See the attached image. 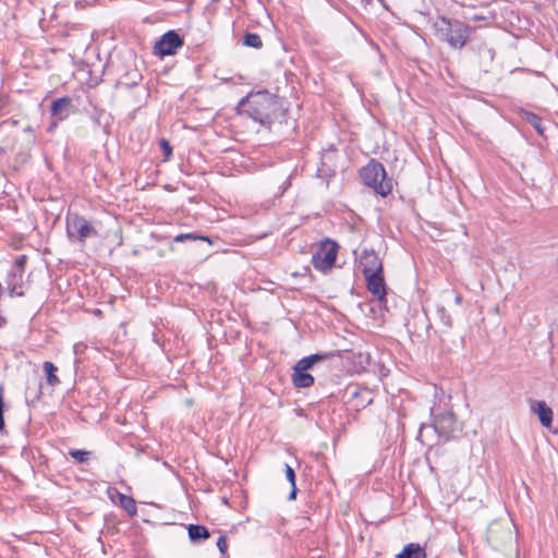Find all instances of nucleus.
I'll return each instance as SVG.
<instances>
[{"label":"nucleus","mask_w":558,"mask_h":558,"mask_svg":"<svg viewBox=\"0 0 558 558\" xmlns=\"http://www.w3.org/2000/svg\"><path fill=\"white\" fill-rule=\"evenodd\" d=\"M279 109L278 96L267 89L251 92L236 106L240 114H245L262 125H270L277 118Z\"/></svg>","instance_id":"nucleus-1"},{"label":"nucleus","mask_w":558,"mask_h":558,"mask_svg":"<svg viewBox=\"0 0 558 558\" xmlns=\"http://www.w3.org/2000/svg\"><path fill=\"white\" fill-rule=\"evenodd\" d=\"M360 177L366 186L372 187L383 197H386L392 191V179L387 177L386 169L380 162L369 161L361 169Z\"/></svg>","instance_id":"nucleus-2"},{"label":"nucleus","mask_w":558,"mask_h":558,"mask_svg":"<svg viewBox=\"0 0 558 558\" xmlns=\"http://www.w3.org/2000/svg\"><path fill=\"white\" fill-rule=\"evenodd\" d=\"M311 250L313 267L323 274L330 271L335 266L338 256V243L329 238H325L324 240L313 244Z\"/></svg>","instance_id":"nucleus-3"},{"label":"nucleus","mask_w":558,"mask_h":558,"mask_svg":"<svg viewBox=\"0 0 558 558\" xmlns=\"http://www.w3.org/2000/svg\"><path fill=\"white\" fill-rule=\"evenodd\" d=\"M65 229L69 241L81 245H84L88 238L98 235L94 226L86 218L75 213H68Z\"/></svg>","instance_id":"nucleus-4"},{"label":"nucleus","mask_w":558,"mask_h":558,"mask_svg":"<svg viewBox=\"0 0 558 558\" xmlns=\"http://www.w3.org/2000/svg\"><path fill=\"white\" fill-rule=\"evenodd\" d=\"M183 45V38L175 31H168L155 43L154 54L160 58L174 56Z\"/></svg>","instance_id":"nucleus-5"},{"label":"nucleus","mask_w":558,"mask_h":558,"mask_svg":"<svg viewBox=\"0 0 558 558\" xmlns=\"http://www.w3.org/2000/svg\"><path fill=\"white\" fill-rule=\"evenodd\" d=\"M446 25V40L452 48H462L470 36L471 28L461 22L442 19Z\"/></svg>","instance_id":"nucleus-6"},{"label":"nucleus","mask_w":558,"mask_h":558,"mask_svg":"<svg viewBox=\"0 0 558 558\" xmlns=\"http://www.w3.org/2000/svg\"><path fill=\"white\" fill-rule=\"evenodd\" d=\"M75 112L76 107L69 96L57 98L50 105V114L58 121H63Z\"/></svg>","instance_id":"nucleus-7"},{"label":"nucleus","mask_w":558,"mask_h":558,"mask_svg":"<svg viewBox=\"0 0 558 558\" xmlns=\"http://www.w3.org/2000/svg\"><path fill=\"white\" fill-rule=\"evenodd\" d=\"M454 425L456 417L451 412H445L437 415L433 423L434 430L445 440H448L452 436L456 429Z\"/></svg>","instance_id":"nucleus-8"},{"label":"nucleus","mask_w":558,"mask_h":558,"mask_svg":"<svg viewBox=\"0 0 558 558\" xmlns=\"http://www.w3.org/2000/svg\"><path fill=\"white\" fill-rule=\"evenodd\" d=\"M360 264L364 276L383 272V263L374 250H364Z\"/></svg>","instance_id":"nucleus-9"},{"label":"nucleus","mask_w":558,"mask_h":558,"mask_svg":"<svg viewBox=\"0 0 558 558\" xmlns=\"http://www.w3.org/2000/svg\"><path fill=\"white\" fill-rule=\"evenodd\" d=\"M365 277L367 290L376 298L380 303L386 301V283L383 272L371 274Z\"/></svg>","instance_id":"nucleus-10"},{"label":"nucleus","mask_w":558,"mask_h":558,"mask_svg":"<svg viewBox=\"0 0 558 558\" xmlns=\"http://www.w3.org/2000/svg\"><path fill=\"white\" fill-rule=\"evenodd\" d=\"M311 367L303 366L302 361H299L294 367L292 373V383L296 388H307L314 384V377L307 373V369Z\"/></svg>","instance_id":"nucleus-11"},{"label":"nucleus","mask_w":558,"mask_h":558,"mask_svg":"<svg viewBox=\"0 0 558 558\" xmlns=\"http://www.w3.org/2000/svg\"><path fill=\"white\" fill-rule=\"evenodd\" d=\"M23 274L11 269L5 279L10 296H23Z\"/></svg>","instance_id":"nucleus-12"},{"label":"nucleus","mask_w":558,"mask_h":558,"mask_svg":"<svg viewBox=\"0 0 558 558\" xmlns=\"http://www.w3.org/2000/svg\"><path fill=\"white\" fill-rule=\"evenodd\" d=\"M532 410L537 414L539 422L545 427H550L553 423V410L544 401H536Z\"/></svg>","instance_id":"nucleus-13"},{"label":"nucleus","mask_w":558,"mask_h":558,"mask_svg":"<svg viewBox=\"0 0 558 558\" xmlns=\"http://www.w3.org/2000/svg\"><path fill=\"white\" fill-rule=\"evenodd\" d=\"M397 558H426V551L418 543H410L403 547Z\"/></svg>","instance_id":"nucleus-14"},{"label":"nucleus","mask_w":558,"mask_h":558,"mask_svg":"<svg viewBox=\"0 0 558 558\" xmlns=\"http://www.w3.org/2000/svg\"><path fill=\"white\" fill-rule=\"evenodd\" d=\"M114 494L118 498L119 506L124 509L130 517H135L137 514V507L134 498L118 490H114Z\"/></svg>","instance_id":"nucleus-15"},{"label":"nucleus","mask_w":558,"mask_h":558,"mask_svg":"<svg viewBox=\"0 0 558 558\" xmlns=\"http://www.w3.org/2000/svg\"><path fill=\"white\" fill-rule=\"evenodd\" d=\"M187 531L189 537L193 543H199L210 536L209 531L204 525L190 524Z\"/></svg>","instance_id":"nucleus-16"},{"label":"nucleus","mask_w":558,"mask_h":558,"mask_svg":"<svg viewBox=\"0 0 558 558\" xmlns=\"http://www.w3.org/2000/svg\"><path fill=\"white\" fill-rule=\"evenodd\" d=\"M43 369L45 372L46 380L49 386L56 387L60 384V379L57 376L58 368L52 362H50V361L44 362Z\"/></svg>","instance_id":"nucleus-17"},{"label":"nucleus","mask_w":558,"mask_h":558,"mask_svg":"<svg viewBox=\"0 0 558 558\" xmlns=\"http://www.w3.org/2000/svg\"><path fill=\"white\" fill-rule=\"evenodd\" d=\"M331 355H332L331 353H315V354H311L308 356H304L300 361H302V367L303 366L312 367L316 362L324 361Z\"/></svg>","instance_id":"nucleus-18"},{"label":"nucleus","mask_w":558,"mask_h":558,"mask_svg":"<svg viewBox=\"0 0 558 558\" xmlns=\"http://www.w3.org/2000/svg\"><path fill=\"white\" fill-rule=\"evenodd\" d=\"M524 117H525V120L536 130V132L538 134L543 135L544 128H543L542 119L533 112H525Z\"/></svg>","instance_id":"nucleus-19"},{"label":"nucleus","mask_w":558,"mask_h":558,"mask_svg":"<svg viewBox=\"0 0 558 558\" xmlns=\"http://www.w3.org/2000/svg\"><path fill=\"white\" fill-rule=\"evenodd\" d=\"M243 44L247 47L259 49L263 47V40L258 34L247 33L243 38Z\"/></svg>","instance_id":"nucleus-20"},{"label":"nucleus","mask_w":558,"mask_h":558,"mask_svg":"<svg viewBox=\"0 0 558 558\" xmlns=\"http://www.w3.org/2000/svg\"><path fill=\"white\" fill-rule=\"evenodd\" d=\"M437 315L445 327H447V328L452 327V318L444 305L437 306Z\"/></svg>","instance_id":"nucleus-21"},{"label":"nucleus","mask_w":558,"mask_h":558,"mask_svg":"<svg viewBox=\"0 0 558 558\" xmlns=\"http://www.w3.org/2000/svg\"><path fill=\"white\" fill-rule=\"evenodd\" d=\"M69 454L78 463H84L88 460L90 451L82 449H70Z\"/></svg>","instance_id":"nucleus-22"},{"label":"nucleus","mask_w":558,"mask_h":558,"mask_svg":"<svg viewBox=\"0 0 558 558\" xmlns=\"http://www.w3.org/2000/svg\"><path fill=\"white\" fill-rule=\"evenodd\" d=\"M26 262H27L26 255L17 256L16 259L14 260V265H13L12 269L24 275Z\"/></svg>","instance_id":"nucleus-23"},{"label":"nucleus","mask_w":558,"mask_h":558,"mask_svg":"<svg viewBox=\"0 0 558 558\" xmlns=\"http://www.w3.org/2000/svg\"><path fill=\"white\" fill-rule=\"evenodd\" d=\"M159 147L165 155V159L166 160L170 159V157L172 156V147H171L169 141L166 138H161L159 141Z\"/></svg>","instance_id":"nucleus-24"},{"label":"nucleus","mask_w":558,"mask_h":558,"mask_svg":"<svg viewBox=\"0 0 558 558\" xmlns=\"http://www.w3.org/2000/svg\"><path fill=\"white\" fill-rule=\"evenodd\" d=\"M203 240V241H208V239L206 236H196L194 235L193 233H181V234H178L175 238H174V241L175 242H183L185 240Z\"/></svg>","instance_id":"nucleus-25"},{"label":"nucleus","mask_w":558,"mask_h":558,"mask_svg":"<svg viewBox=\"0 0 558 558\" xmlns=\"http://www.w3.org/2000/svg\"><path fill=\"white\" fill-rule=\"evenodd\" d=\"M284 472H286V477H287L288 482L291 484V486H294V484H295L294 470L289 464H286Z\"/></svg>","instance_id":"nucleus-26"},{"label":"nucleus","mask_w":558,"mask_h":558,"mask_svg":"<svg viewBox=\"0 0 558 558\" xmlns=\"http://www.w3.org/2000/svg\"><path fill=\"white\" fill-rule=\"evenodd\" d=\"M217 547L221 554H226V551L228 549V542H227V537L225 535H221L218 537Z\"/></svg>","instance_id":"nucleus-27"},{"label":"nucleus","mask_w":558,"mask_h":558,"mask_svg":"<svg viewBox=\"0 0 558 558\" xmlns=\"http://www.w3.org/2000/svg\"><path fill=\"white\" fill-rule=\"evenodd\" d=\"M3 407V398L2 395L0 393V432L4 429Z\"/></svg>","instance_id":"nucleus-28"},{"label":"nucleus","mask_w":558,"mask_h":558,"mask_svg":"<svg viewBox=\"0 0 558 558\" xmlns=\"http://www.w3.org/2000/svg\"><path fill=\"white\" fill-rule=\"evenodd\" d=\"M296 493H298V489H296V485L294 484V486H292V489H291V492L289 494V500L295 499Z\"/></svg>","instance_id":"nucleus-29"},{"label":"nucleus","mask_w":558,"mask_h":558,"mask_svg":"<svg viewBox=\"0 0 558 558\" xmlns=\"http://www.w3.org/2000/svg\"><path fill=\"white\" fill-rule=\"evenodd\" d=\"M454 302H456V304H457V305H461V303H462V296H461V294H460V293H456V295H454Z\"/></svg>","instance_id":"nucleus-30"},{"label":"nucleus","mask_w":558,"mask_h":558,"mask_svg":"<svg viewBox=\"0 0 558 558\" xmlns=\"http://www.w3.org/2000/svg\"><path fill=\"white\" fill-rule=\"evenodd\" d=\"M59 122H60V121L56 120L53 123H51V125L49 126L48 131H49V132L53 131V130L58 126V123H59Z\"/></svg>","instance_id":"nucleus-31"},{"label":"nucleus","mask_w":558,"mask_h":558,"mask_svg":"<svg viewBox=\"0 0 558 558\" xmlns=\"http://www.w3.org/2000/svg\"><path fill=\"white\" fill-rule=\"evenodd\" d=\"M7 323V319L0 315V328Z\"/></svg>","instance_id":"nucleus-32"},{"label":"nucleus","mask_w":558,"mask_h":558,"mask_svg":"<svg viewBox=\"0 0 558 558\" xmlns=\"http://www.w3.org/2000/svg\"><path fill=\"white\" fill-rule=\"evenodd\" d=\"M290 185V178L287 179L286 183H284V187H283V191L282 193L286 191V189Z\"/></svg>","instance_id":"nucleus-33"},{"label":"nucleus","mask_w":558,"mask_h":558,"mask_svg":"<svg viewBox=\"0 0 558 558\" xmlns=\"http://www.w3.org/2000/svg\"><path fill=\"white\" fill-rule=\"evenodd\" d=\"M507 535H508V537H509L510 539L512 538V535H511V532H510V531H508V532H507Z\"/></svg>","instance_id":"nucleus-34"}]
</instances>
